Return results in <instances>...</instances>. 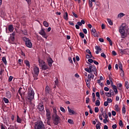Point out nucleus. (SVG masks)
Returning <instances> with one entry per match:
<instances>
[{
	"label": "nucleus",
	"instance_id": "f257e3e1",
	"mask_svg": "<svg viewBox=\"0 0 129 129\" xmlns=\"http://www.w3.org/2000/svg\"><path fill=\"white\" fill-rule=\"evenodd\" d=\"M35 97V92H34V90L32 88L29 89L28 90V93L27 96H26V99L28 100H30L31 104L33 105V106H35V104L32 103V100L34 99Z\"/></svg>",
	"mask_w": 129,
	"mask_h": 129
},
{
	"label": "nucleus",
	"instance_id": "f03ea898",
	"mask_svg": "<svg viewBox=\"0 0 129 129\" xmlns=\"http://www.w3.org/2000/svg\"><path fill=\"white\" fill-rule=\"evenodd\" d=\"M126 31V26L125 24H122V25L119 28V32L120 33L121 38H124L125 37V32Z\"/></svg>",
	"mask_w": 129,
	"mask_h": 129
},
{
	"label": "nucleus",
	"instance_id": "7ed1b4c3",
	"mask_svg": "<svg viewBox=\"0 0 129 129\" xmlns=\"http://www.w3.org/2000/svg\"><path fill=\"white\" fill-rule=\"evenodd\" d=\"M40 72V69L37 67H34L33 68V72L32 75L34 78V80H38V76L39 73Z\"/></svg>",
	"mask_w": 129,
	"mask_h": 129
},
{
	"label": "nucleus",
	"instance_id": "20e7f679",
	"mask_svg": "<svg viewBox=\"0 0 129 129\" xmlns=\"http://www.w3.org/2000/svg\"><path fill=\"white\" fill-rule=\"evenodd\" d=\"M23 40L24 42H25V46H26V47L28 48H32V47H33V44L32 43V41H31L30 39L26 36H24L23 37Z\"/></svg>",
	"mask_w": 129,
	"mask_h": 129
},
{
	"label": "nucleus",
	"instance_id": "39448f33",
	"mask_svg": "<svg viewBox=\"0 0 129 129\" xmlns=\"http://www.w3.org/2000/svg\"><path fill=\"white\" fill-rule=\"evenodd\" d=\"M88 64H89V68H85V71H86V72H88V73H92L94 71V70L96 68L95 66L93 65H91V63L89 62H87Z\"/></svg>",
	"mask_w": 129,
	"mask_h": 129
},
{
	"label": "nucleus",
	"instance_id": "423d86ee",
	"mask_svg": "<svg viewBox=\"0 0 129 129\" xmlns=\"http://www.w3.org/2000/svg\"><path fill=\"white\" fill-rule=\"evenodd\" d=\"M35 129H44V123L42 121H38L35 125Z\"/></svg>",
	"mask_w": 129,
	"mask_h": 129
},
{
	"label": "nucleus",
	"instance_id": "0eeeda50",
	"mask_svg": "<svg viewBox=\"0 0 129 129\" xmlns=\"http://www.w3.org/2000/svg\"><path fill=\"white\" fill-rule=\"evenodd\" d=\"M39 34L42 36V38H44L45 39H47V38H48V35L45 32V29L44 28H41V29L39 32Z\"/></svg>",
	"mask_w": 129,
	"mask_h": 129
},
{
	"label": "nucleus",
	"instance_id": "6e6552de",
	"mask_svg": "<svg viewBox=\"0 0 129 129\" xmlns=\"http://www.w3.org/2000/svg\"><path fill=\"white\" fill-rule=\"evenodd\" d=\"M37 109L39 110V111H40V112H45V110L44 109V105H43L42 104L39 103L37 106Z\"/></svg>",
	"mask_w": 129,
	"mask_h": 129
},
{
	"label": "nucleus",
	"instance_id": "1a4fd4ad",
	"mask_svg": "<svg viewBox=\"0 0 129 129\" xmlns=\"http://www.w3.org/2000/svg\"><path fill=\"white\" fill-rule=\"evenodd\" d=\"M53 117H54V123L55 125H57L60 122V117L58 115H56L55 116H53Z\"/></svg>",
	"mask_w": 129,
	"mask_h": 129
},
{
	"label": "nucleus",
	"instance_id": "9d476101",
	"mask_svg": "<svg viewBox=\"0 0 129 129\" xmlns=\"http://www.w3.org/2000/svg\"><path fill=\"white\" fill-rule=\"evenodd\" d=\"M18 92L20 94V96H21V97H22L23 95H25V93H26V91H25V88H23L22 87L19 88Z\"/></svg>",
	"mask_w": 129,
	"mask_h": 129
},
{
	"label": "nucleus",
	"instance_id": "9b49d317",
	"mask_svg": "<svg viewBox=\"0 0 129 129\" xmlns=\"http://www.w3.org/2000/svg\"><path fill=\"white\" fill-rule=\"evenodd\" d=\"M45 111L46 112V116L47 120H49V119H51V112L50 111V110H49V109H46Z\"/></svg>",
	"mask_w": 129,
	"mask_h": 129
},
{
	"label": "nucleus",
	"instance_id": "f8f14e48",
	"mask_svg": "<svg viewBox=\"0 0 129 129\" xmlns=\"http://www.w3.org/2000/svg\"><path fill=\"white\" fill-rule=\"evenodd\" d=\"M118 65H119V69L121 70V74H120V76H124V74L123 73V70H122V64H121V62L120 61H119L118 62Z\"/></svg>",
	"mask_w": 129,
	"mask_h": 129
},
{
	"label": "nucleus",
	"instance_id": "ddd939ff",
	"mask_svg": "<svg viewBox=\"0 0 129 129\" xmlns=\"http://www.w3.org/2000/svg\"><path fill=\"white\" fill-rule=\"evenodd\" d=\"M47 61L48 64V66L51 67L52 66V64L53 63V59L51 57H49L47 59Z\"/></svg>",
	"mask_w": 129,
	"mask_h": 129
},
{
	"label": "nucleus",
	"instance_id": "4468645a",
	"mask_svg": "<svg viewBox=\"0 0 129 129\" xmlns=\"http://www.w3.org/2000/svg\"><path fill=\"white\" fill-rule=\"evenodd\" d=\"M50 91H51V89L49 86H46L45 89V94H50Z\"/></svg>",
	"mask_w": 129,
	"mask_h": 129
},
{
	"label": "nucleus",
	"instance_id": "2eb2a0df",
	"mask_svg": "<svg viewBox=\"0 0 129 129\" xmlns=\"http://www.w3.org/2000/svg\"><path fill=\"white\" fill-rule=\"evenodd\" d=\"M8 30L10 33H13L14 32V25H10L8 27Z\"/></svg>",
	"mask_w": 129,
	"mask_h": 129
},
{
	"label": "nucleus",
	"instance_id": "dca6fc26",
	"mask_svg": "<svg viewBox=\"0 0 129 129\" xmlns=\"http://www.w3.org/2000/svg\"><path fill=\"white\" fill-rule=\"evenodd\" d=\"M38 62H39V66L40 67H42V66H43V65L46 64V62H45V61H44V60H43L42 59L38 60Z\"/></svg>",
	"mask_w": 129,
	"mask_h": 129
},
{
	"label": "nucleus",
	"instance_id": "f3484780",
	"mask_svg": "<svg viewBox=\"0 0 129 129\" xmlns=\"http://www.w3.org/2000/svg\"><path fill=\"white\" fill-rule=\"evenodd\" d=\"M84 24H85V21L84 20H81V22H77V24L80 26H82V25H84Z\"/></svg>",
	"mask_w": 129,
	"mask_h": 129
},
{
	"label": "nucleus",
	"instance_id": "a211bd4d",
	"mask_svg": "<svg viewBox=\"0 0 129 129\" xmlns=\"http://www.w3.org/2000/svg\"><path fill=\"white\" fill-rule=\"evenodd\" d=\"M124 16H125V14L123 13H120L118 15L117 18L118 19H121V18H122V17H124Z\"/></svg>",
	"mask_w": 129,
	"mask_h": 129
},
{
	"label": "nucleus",
	"instance_id": "6ab92c4d",
	"mask_svg": "<svg viewBox=\"0 0 129 129\" xmlns=\"http://www.w3.org/2000/svg\"><path fill=\"white\" fill-rule=\"evenodd\" d=\"M68 109L69 112L70 113H72V114H75V111H74L73 110L70 109V107H69V106L68 107Z\"/></svg>",
	"mask_w": 129,
	"mask_h": 129
},
{
	"label": "nucleus",
	"instance_id": "aec40b11",
	"mask_svg": "<svg viewBox=\"0 0 129 129\" xmlns=\"http://www.w3.org/2000/svg\"><path fill=\"white\" fill-rule=\"evenodd\" d=\"M24 63L26 64V66H27V67H29V68L31 67V65H30V62L29 61V60H25Z\"/></svg>",
	"mask_w": 129,
	"mask_h": 129
},
{
	"label": "nucleus",
	"instance_id": "412c9836",
	"mask_svg": "<svg viewBox=\"0 0 129 129\" xmlns=\"http://www.w3.org/2000/svg\"><path fill=\"white\" fill-rule=\"evenodd\" d=\"M121 53H123V54H127L128 53V49H121Z\"/></svg>",
	"mask_w": 129,
	"mask_h": 129
},
{
	"label": "nucleus",
	"instance_id": "4be33fe9",
	"mask_svg": "<svg viewBox=\"0 0 129 129\" xmlns=\"http://www.w3.org/2000/svg\"><path fill=\"white\" fill-rule=\"evenodd\" d=\"M41 68L42 70H47V69H48V66L45 63L44 65L41 66Z\"/></svg>",
	"mask_w": 129,
	"mask_h": 129
},
{
	"label": "nucleus",
	"instance_id": "5701e85b",
	"mask_svg": "<svg viewBox=\"0 0 129 129\" xmlns=\"http://www.w3.org/2000/svg\"><path fill=\"white\" fill-rule=\"evenodd\" d=\"M43 26H44V27H46V28H48V27H49V23H48V22L44 21H43Z\"/></svg>",
	"mask_w": 129,
	"mask_h": 129
},
{
	"label": "nucleus",
	"instance_id": "b1692460",
	"mask_svg": "<svg viewBox=\"0 0 129 129\" xmlns=\"http://www.w3.org/2000/svg\"><path fill=\"white\" fill-rule=\"evenodd\" d=\"M100 125H101V123H100V122H98L96 125V129H100Z\"/></svg>",
	"mask_w": 129,
	"mask_h": 129
},
{
	"label": "nucleus",
	"instance_id": "393cba45",
	"mask_svg": "<svg viewBox=\"0 0 129 129\" xmlns=\"http://www.w3.org/2000/svg\"><path fill=\"white\" fill-rule=\"evenodd\" d=\"M63 19H64L66 21H68V13H65V15L63 16Z\"/></svg>",
	"mask_w": 129,
	"mask_h": 129
},
{
	"label": "nucleus",
	"instance_id": "a878e982",
	"mask_svg": "<svg viewBox=\"0 0 129 129\" xmlns=\"http://www.w3.org/2000/svg\"><path fill=\"white\" fill-rule=\"evenodd\" d=\"M17 122L19 123H22V119L20 118V117L18 115L17 116Z\"/></svg>",
	"mask_w": 129,
	"mask_h": 129
},
{
	"label": "nucleus",
	"instance_id": "bb28decb",
	"mask_svg": "<svg viewBox=\"0 0 129 129\" xmlns=\"http://www.w3.org/2000/svg\"><path fill=\"white\" fill-rule=\"evenodd\" d=\"M107 21L109 25H110V26H112V25H113V23H112V21H111V20L109 19H107Z\"/></svg>",
	"mask_w": 129,
	"mask_h": 129
},
{
	"label": "nucleus",
	"instance_id": "cd10ccee",
	"mask_svg": "<svg viewBox=\"0 0 129 129\" xmlns=\"http://www.w3.org/2000/svg\"><path fill=\"white\" fill-rule=\"evenodd\" d=\"M114 107H115V110L116 111H119L120 109H119V107H118V105L117 104L115 105Z\"/></svg>",
	"mask_w": 129,
	"mask_h": 129
},
{
	"label": "nucleus",
	"instance_id": "c85d7f7f",
	"mask_svg": "<svg viewBox=\"0 0 129 129\" xmlns=\"http://www.w3.org/2000/svg\"><path fill=\"white\" fill-rule=\"evenodd\" d=\"M95 105L96 106H99V105H100V101L99 100H97L96 101Z\"/></svg>",
	"mask_w": 129,
	"mask_h": 129
},
{
	"label": "nucleus",
	"instance_id": "c756f323",
	"mask_svg": "<svg viewBox=\"0 0 129 129\" xmlns=\"http://www.w3.org/2000/svg\"><path fill=\"white\" fill-rule=\"evenodd\" d=\"M53 109V113H54L53 116L57 115V110H56V107H54Z\"/></svg>",
	"mask_w": 129,
	"mask_h": 129
},
{
	"label": "nucleus",
	"instance_id": "7c9ffc66",
	"mask_svg": "<svg viewBox=\"0 0 129 129\" xmlns=\"http://www.w3.org/2000/svg\"><path fill=\"white\" fill-rule=\"evenodd\" d=\"M95 49L97 51H99L100 52V51H101V48H100V46H97L96 45L95 46Z\"/></svg>",
	"mask_w": 129,
	"mask_h": 129
},
{
	"label": "nucleus",
	"instance_id": "2f4dec72",
	"mask_svg": "<svg viewBox=\"0 0 129 129\" xmlns=\"http://www.w3.org/2000/svg\"><path fill=\"white\" fill-rule=\"evenodd\" d=\"M50 120H51V119H49L47 120V118L46 119L45 122L47 123V124H48V125H51V123L50 122Z\"/></svg>",
	"mask_w": 129,
	"mask_h": 129
},
{
	"label": "nucleus",
	"instance_id": "473e14b6",
	"mask_svg": "<svg viewBox=\"0 0 129 129\" xmlns=\"http://www.w3.org/2000/svg\"><path fill=\"white\" fill-rule=\"evenodd\" d=\"M119 125H120L121 127H123V123L122 122V120H119Z\"/></svg>",
	"mask_w": 129,
	"mask_h": 129
},
{
	"label": "nucleus",
	"instance_id": "72a5a7b5",
	"mask_svg": "<svg viewBox=\"0 0 129 129\" xmlns=\"http://www.w3.org/2000/svg\"><path fill=\"white\" fill-rule=\"evenodd\" d=\"M2 61L5 64V65H7V59H6L5 57H2Z\"/></svg>",
	"mask_w": 129,
	"mask_h": 129
},
{
	"label": "nucleus",
	"instance_id": "f704fd0d",
	"mask_svg": "<svg viewBox=\"0 0 129 129\" xmlns=\"http://www.w3.org/2000/svg\"><path fill=\"white\" fill-rule=\"evenodd\" d=\"M109 93L111 96L114 95V92L112 89L109 90Z\"/></svg>",
	"mask_w": 129,
	"mask_h": 129
},
{
	"label": "nucleus",
	"instance_id": "c9c22d12",
	"mask_svg": "<svg viewBox=\"0 0 129 129\" xmlns=\"http://www.w3.org/2000/svg\"><path fill=\"white\" fill-rule=\"evenodd\" d=\"M99 32H95L94 33H93L92 35L94 36V37H98Z\"/></svg>",
	"mask_w": 129,
	"mask_h": 129
},
{
	"label": "nucleus",
	"instance_id": "e433bc0d",
	"mask_svg": "<svg viewBox=\"0 0 129 129\" xmlns=\"http://www.w3.org/2000/svg\"><path fill=\"white\" fill-rule=\"evenodd\" d=\"M3 100L5 103H9V99L8 98L4 97Z\"/></svg>",
	"mask_w": 129,
	"mask_h": 129
},
{
	"label": "nucleus",
	"instance_id": "4c0bfd02",
	"mask_svg": "<svg viewBox=\"0 0 129 129\" xmlns=\"http://www.w3.org/2000/svg\"><path fill=\"white\" fill-rule=\"evenodd\" d=\"M125 86L126 89H128L129 87H128V81L125 82Z\"/></svg>",
	"mask_w": 129,
	"mask_h": 129
},
{
	"label": "nucleus",
	"instance_id": "58836bf2",
	"mask_svg": "<svg viewBox=\"0 0 129 129\" xmlns=\"http://www.w3.org/2000/svg\"><path fill=\"white\" fill-rule=\"evenodd\" d=\"M126 111L125 110V106H123L122 108V113L124 114V113H125Z\"/></svg>",
	"mask_w": 129,
	"mask_h": 129
},
{
	"label": "nucleus",
	"instance_id": "ea45409f",
	"mask_svg": "<svg viewBox=\"0 0 129 129\" xmlns=\"http://www.w3.org/2000/svg\"><path fill=\"white\" fill-rule=\"evenodd\" d=\"M105 94L107 97H111V95H110V93L109 92H106Z\"/></svg>",
	"mask_w": 129,
	"mask_h": 129
},
{
	"label": "nucleus",
	"instance_id": "a19ab883",
	"mask_svg": "<svg viewBox=\"0 0 129 129\" xmlns=\"http://www.w3.org/2000/svg\"><path fill=\"white\" fill-rule=\"evenodd\" d=\"M79 35L82 39H84L85 36H84V34H83V33L80 32Z\"/></svg>",
	"mask_w": 129,
	"mask_h": 129
},
{
	"label": "nucleus",
	"instance_id": "79ce46f5",
	"mask_svg": "<svg viewBox=\"0 0 129 129\" xmlns=\"http://www.w3.org/2000/svg\"><path fill=\"white\" fill-rule=\"evenodd\" d=\"M96 32V30L95 28H92V29L91 30V33L92 34H94Z\"/></svg>",
	"mask_w": 129,
	"mask_h": 129
},
{
	"label": "nucleus",
	"instance_id": "37998d69",
	"mask_svg": "<svg viewBox=\"0 0 129 129\" xmlns=\"http://www.w3.org/2000/svg\"><path fill=\"white\" fill-rule=\"evenodd\" d=\"M96 95L97 97L99 98V99H100V94H99V92H97L96 93Z\"/></svg>",
	"mask_w": 129,
	"mask_h": 129
},
{
	"label": "nucleus",
	"instance_id": "c03bdc74",
	"mask_svg": "<svg viewBox=\"0 0 129 129\" xmlns=\"http://www.w3.org/2000/svg\"><path fill=\"white\" fill-rule=\"evenodd\" d=\"M96 70V68L94 70V71H93V72H94V74L96 76H97V72Z\"/></svg>",
	"mask_w": 129,
	"mask_h": 129
},
{
	"label": "nucleus",
	"instance_id": "a18cd8bd",
	"mask_svg": "<svg viewBox=\"0 0 129 129\" xmlns=\"http://www.w3.org/2000/svg\"><path fill=\"white\" fill-rule=\"evenodd\" d=\"M117 86H118V89L120 90L121 88V86H122V85L121 84V83H118V85H117Z\"/></svg>",
	"mask_w": 129,
	"mask_h": 129
},
{
	"label": "nucleus",
	"instance_id": "49530a36",
	"mask_svg": "<svg viewBox=\"0 0 129 129\" xmlns=\"http://www.w3.org/2000/svg\"><path fill=\"white\" fill-rule=\"evenodd\" d=\"M89 101H90V99L89 98V97H87L86 100V103L87 104L89 103Z\"/></svg>",
	"mask_w": 129,
	"mask_h": 129
},
{
	"label": "nucleus",
	"instance_id": "de8ad7c7",
	"mask_svg": "<svg viewBox=\"0 0 129 129\" xmlns=\"http://www.w3.org/2000/svg\"><path fill=\"white\" fill-rule=\"evenodd\" d=\"M101 57H102L103 58H106V55H105V54H104V52H102L101 54Z\"/></svg>",
	"mask_w": 129,
	"mask_h": 129
},
{
	"label": "nucleus",
	"instance_id": "09e8293b",
	"mask_svg": "<svg viewBox=\"0 0 129 129\" xmlns=\"http://www.w3.org/2000/svg\"><path fill=\"white\" fill-rule=\"evenodd\" d=\"M112 115H113V116H115V115H116V112H115V111L112 110Z\"/></svg>",
	"mask_w": 129,
	"mask_h": 129
},
{
	"label": "nucleus",
	"instance_id": "8fccbe9b",
	"mask_svg": "<svg viewBox=\"0 0 129 129\" xmlns=\"http://www.w3.org/2000/svg\"><path fill=\"white\" fill-rule=\"evenodd\" d=\"M107 101L108 103H111V102H112V100L111 98H107Z\"/></svg>",
	"mask_w": 129,
	"mask_h": 129
},
{
	"label": "nucleus",
	"instance_id": "3c124183",
	"mask_svg": "<svg viewBox=\"0 0 129 129\" xmlns=\"http://www.w3.org/2000/svg\"><path fill=\"white\" fill-rule=\"evenodd\" d=\"M68 60L70 61V63L73 64V60H72V58L71 57H69Z\"/></svg>",
	"mask_w": 129,
	"mask_h": 129
},
{
	"label": "nucleus",
	"instance_id": "603ef678",
	"mask_svg": "<svg viewBox=\"0 0 129 129\" xmlns=\"http://www.w3.org/2000/svg\"><path fill=\"white\" fill-rule=\"evenodd\" d=\"M68 122H69V123L72 124V123H73V120H72V119H69L68 120Z\"/></svg>",
	"mask_w": 129,
	"mask_h": 129
},
{
	"label": "nucleus",
	"instance_id": "864d4df0",
	"mask_svg": "<svg viewBox=\"0 0 129 129\" xmlns=\"http://www.w3.org/2000/svg\"><path fill=\"white\" fill-rule=\"evenodd\" d=\"M94 60H93V59H91V58H89V59H88V61L89 62V63H93Z\"/></svg>",
	"mask_w": 129,
	"mask_h": 129
},
{
	"label": "nucleus",
	"instance_id": "5fc2aeb1",
	"mask_svg": "<svg viewBox=\"0 0 129 129\" xmlns=\"http://www.w3.org/2000/svg\"><path fill=\"white\" fill-rule=\"evenodd\" d=\"M108 119H103V122L104 123H106L107 122H108Z\"/></svg>",
	"mask_w": 129,
	"mask_h": 129
},
{
	"label": "nucleus",
	"instance_id": "6e6d98bb",
	"mask_svg": "<svg viewBox=\"0 0 129 129\" xmlns=\"http://www.w3.org/2000/svg\"><path fill=\"white\" fill-rule=\"evenodd\" d=\"M116 127H117V125H116V124H113L112 126V128L113 129H115L116 128Z\"/></svg>",
	"mask_w": 129,
	"mask_h": 129
},
{
	"label": "nucleus",
	"instance_id": "4d7b16f0",
	"mask_svg": "<svg viewBox=\"0 0 129 129\" xmlns=\"http://www.w3.org/2000/svg\"><path fill=\"white\" fill-rule=\"evenodd\" d=\"M72 14H73V16H74L75 17V18H78V16H77L76 15V14L75 13V12H72Z\"/></svg>",
	"mask_w": 129,
	"mask_h": 129
},
{
	"label": "nucleus",
	"instance_id": "13d9d810",
	"mask_svg": "<svg viewBox=\"0 0 129 129\" xmlns=\"http://www.w3.org/2000/svg\"><path fill=\"white\" fill-rule=\"evenodd\" d=\"M54 83H55V85H58V79H56L54 81Z\"/></svg>",
	"mask_w": 129,
	"mask_h": 129
},
{
	"label": "nucleus",
	"instance_id": "bf43d9fd",
	"mask_svg": "<svg viewBox=\"0 0 129 129\" xmlns=\"http://www.w3.org/2000/svg\"><path fill=\"white\" fill-rule=\"evenodd\" d=\"M60 109L62 112H65V109L63 107H60Z\"/></svg>",
	"mask_w": 129,
	"mask_h": 129
},
{
	"label": "nucleus",
	"instance_id": "052dcab7",
	"mask_svg": "<svg viewBox=\"0 0 129 129\" xmlns=\"http://www.w3.org/2000/svg\"><path fill=\"white\" fill-rule=\"evenodd\" d=\"M98 111H99V109H98V107H95V112H98Z\"/></svg>",
	"mask_w": 129,
	"mask_h": 129
},
{
	"label": "nucleus",
	"instance_id": "680f3d73",
	"mask_svg": "<svg viewBox=\"0 0 129 129\" xmlns=\"http://www.w3.org/2000/svg\"><path fill=\"white\" fill-rule=\"evenodd\" d=\"M13 76H10L8 81H9V82H11V81H12L13 80Z\"/></svg>",
	"mask_w": 129,
	"mask_h": 129
},
{
	"label": "nucleus",
	"instance_id": "e2e57ef3",
	"mask_svg": "<svg viewBox=\"0 0 129 129\" xmlns=\"http://www.w3.org/2000/svg\"><path fill=\"white\" fill-rule=\"evenodd\" d=\"M104 90L105 91H109V88H108V87H105L104 88Z\"/></svg>",
	"mask_w": 129,
	"mask_h": 129
},
{
	"label": "nucleus",
	"instance_id": "0e129e2a",
	"mask_svg": "<svg viewBox=\"0 0 129 129\" xmlns=\"http://www.w3.org/2000/svg\"><path fill=\"white\" fill-rule=\"evenodd\" d=\"M99 41L101 43H103L104 42V40L103 39V38H99Z\"/></svg>",
	"mask_w": 129,
	"mask_h": 129
},
{
	"label": "nucleus",
	"instance_id": "69168bd1",
	"mask_svg": "<svg viewBox=\"0 0 129 129\" xmlns=\"http://www.w3.org/2000/svg\"><path fill=\"white\" fill-rule=\"evenodd\" d=\"M107 105H108V102L107 101H105L104 102V106H107Z\"/></svg>",
	"mask_w": 129,
	"mask_h": 129
},
{
	"label": "nucleus",
	"instance_id": "338daca9",
	"mask_svg": "<svg viewBox=\"0 0 129 129\" xmlns=\"http://www.w3.org/2000/svg\"><path fill=\"white\" fill-rule=\"evenodd\" d=\"M112 54L113 56H116V52H115L114 50L112 51Z\"/></svg>",
	"mask_w": 129,
	"mask_h": 129
},
{
	"label": "nucleus",
	"instance_id": "774afa93",
	"mask_svg": "<svg viewBox=\"0 0 129 129\" xmlns=\"http://www.w3.org/2000/svg\"><path fill=\"white\" fill-rule=\"evenodd\" d=\"M83 32L84 34H87V30L86 29H83Z\"/></svg>",
	"mask_w": 129,
	"mask_h": 129
}]
</instances>
